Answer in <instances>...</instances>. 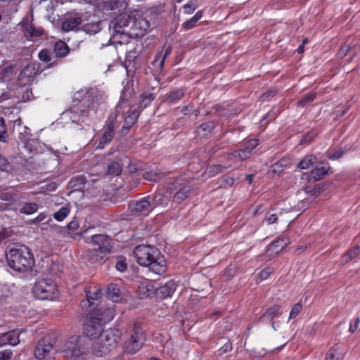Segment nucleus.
Masks as SVG:
<instances>
[{
	"label": "nucleus",
	"instance_id": "nucleus-52",
	"mask_svg": "<svg viewBox=\"0 0 360 360\" xmlns=\"http://www.w3.org/2000/svg\"><path fill=\"white\" fill-rule=\"evenodd\" d=\"M314 97H315L314 94H309L306 95L301 101H300L299 105L301 106H304L307 103L312 101L314 100Z\"/></svg>",
	"mask_w": 360,
	"mask_h": 360
},
{
	"label": "nucleus",
	"instance_id": "nucleus-13",
	"mask_svg": "<svg viewBox=\"0 0 360 360\" xmlns=\"http://www.w3.org/2000/svg\"><path fill=\"white\" fill-rule=\"evenodd\" d=\"M22 197L13 193L10 190L0 193V207L1 209H16L21 202Z\"/></svg>",
	"mask_w": 360,
	"mask_h": 360
},
{
	"label": "nucleus",
	"instance_id": "nucleus-6",
	"mask_svg": "<svg viewBox=\"0 0 360 360\" xmlns=\"http://www.w3.org/2000/svg\"><path fill=\"white\" fill-rule=\"evenodd\" d=\"M62 352L71 360H86V352L80 343V338L74 335L64 345Z\"/></svg>",
	"mask_w": 360,
	"mask_h": 360
},
{
	"label": "nucleus",
	"instance_id": "nucleus-48",
	"mask_svg": "<svg viewBox=\"0 0 360 360\" xmlns=\"http://www.w3.org/2000/svg\"><path fill=\"white\" fill-rule=\"evenodd\" d=\"M127 264L126 262V259L120 257L118 259L116 263V269L120 271L123 272L127 269Z\"/></svg>",
	"mask_w": 360,
	"mask_h": 360
},
{
	"label": "nucleus",
	"instance_id": "nucleus-4",
	"mask_svg": "<svg viewBox=\"0 0 360 360\" xmlns=\"http://www.w3.org/2000/svg\"><path fill=\"white\" fill-rule=\"evenodd\" d=\"M119 338V333L112 329L103 331L98 339L93 345V353L97 356H103L108 354L116 347Z\"/></svg>",
	"mask_w": 360,
	"mask_h": 360
},
{
	"label": "nucleus",
	"instance_id": "nucleus-28",
	"mask_svg": "<svg viewBox=\"0 0 360 360\" xmlns=\"http://www.w3.org/2000/svg\"><path fill=\"white\" fill-rule=\"evenodd\" d=\"M328 166L327 164L316 166L311 172V177L315 180L320 179L327 174Z\"/></svg>",
	"mask_w": 360,
	"mask_h": 360
},
{
	"label": "nucleus",
	"instance_id": "nucleus-23",
	"mask_svg": "<svg viewBox=\"0 0 360 360\" xmlns=\"http://www.w3.org/2000/svg\"><path fill=\"white\" fill-rule=\"evenodd\" d=\"M82 22V19L77 15L68 17L63 22L62 29L64 31L69 32L75 29Z\"/></svg>",
	"mask_w": 360,
	"mask_h": 360
},
{
	"label": "nucleus",
	"instance_id": "nucleus-57",
	"mask_svg": "<svg viewBox=\"0 0 360 360\" xmlns=\"http://www.w3.org/2000/svg\"><path fill=\"white\" fill-rule=\"evenodd\" d=\"M12 356L10 350H4L0 352V360H8Z\"/></svg>",
	"mask_w": 360,
	"mask_h": 360
},
{
	"label": "nucleus",
	"instance_id": "nucleus-5",
	"mask_svg": "<svg viewBox=\"0 0 360 360\" xmlns=\"http://www.w3.org/2000/svg\"><path fill=\"white\" fill-rule=\"evenodd\" d=\"M34 296L41 300H54L60 292L56 282L51 278L38 279L32 288Z\"/></svg>",
	"mask_w": 360,
	"mask_h": 360
},
{
	"label": "nucleus",
	"instance_id": "nucleus-34",
	"mask_svg": "<svg viewBox=\"0 0 360 360\" xmlns=\"http://www.w3.org/2000/svg\"><path fill=\"white\" fill-rule=\"evenodd\" d=\"M184 95V91L182 89L174 90L168 95L167 101L169 103H174L181 100Z\"/></svg>",
	"mask_w": 360,
	"mask_h": 360
},
{
	"label": "nucleus",
	"instance_id": "nucleus-62",
	"mask_svg": "<svg viewBox=\"0 0 360 360\" xmlns=\"http://www.w3.org/2000/svg\"><path fill=\"white\" fill-rule=\"evenodd\" d=\"M67 226L70 230H76L79 227V223L77 221H72L68 224Z\"/></svg>",
	"mask_w": 360,
	"mask_h": 360
},
{
	"label": "nucleus",
	"instance_id": "nucleus-41",
	"mask_svg": "<svg viewBox=\"0 0 360 360\" xmlns=\"http://www.w3.org/2000/svg\"><path fill=\"white\" fill-rule=\"evenodd\" d=\"M155 99V95L153 93L146 92L142 94L140 100V106L146 107L150 102Z\"/></svg>",
	"mask_w": 360,
	"mask_h": 360
},
{
	"label": "nucleus",
	"instance_id": "nucleus-37",
	"mask_svg": "<svg viewBox=\"0 0 360 360\" xmlns=\"http://www.w3.org/2000/svg\"><path fill=\"white\" fill-rule=\"evenodd\" d=\"M37 145H39V141L37 139H31L28 141L25 142L21 146L26 150V152L28 153H32L34 151H37Z\"/></svg>",
	"mask_w": 360,
	"mask_h": 360
},
{
	"label": "nucleus",
	"instance_id": "nucleus-25",
	"mask_svg": "<svg viewBox=\"0 0 360 360\" xmlns=\"http://www.w3.org/2000/svg\"><path fill=\"white\" fill-rule=\"evenodd\" d=\"M191 187L188 186L181 188L173 196V202L177 204L181 203L188 198L191 193Z\"/></svg>",
	"mask_w": 360,
	"mask_h": 360
},
{
	"label": "nucleus",
	"instance_id": "nucleus-27",
	"mask_svg": "<svg viewBox=\"0 0 360 360\" xmlns=\"http://www.w3.org/2000/svg\"><path fill=\"white\" fill-rule=\"evenodd\" d=\"M172 52V48L170 46H168L164 53V56H162L161 53H158L155 58L154 59L153 64V65L159 70H162L164 67V63L165 58L171 53Z\"/></svg>",
	"mask_w": 360,
	"mask_h": 360
},
{
	"label": "nucleus",
	"instance_id": "nucleus-9",
	"mask_svg": "<svg viewBox=\"0 0 360 360\" xmlns=\"http://www.w3.org/2000/svg\"><path fill=\"white\" fill-rule=\"evenodd\" d=\"M86 299L80 302L81 308L84 311H91L94 306L98 304L102 297L101 290L96 287H88L85 289Z\"/></svg>",
	"mask_w": 360,
	"mask_h": 360
},
{
	"label": "nucleus",
	"instance_id": "nucleus-14",
	"mask_svg": "<svg viewBox=\"0 0 360 360\" xmlns=\"http://www.w3.org/2000/svg\"><path fill=\"white\" fill-rule=\"evenodd\" d=\"M150 199L151 196L143 198L136 202H131L129 207L131 211L134 212L148 215L154 209V205H153Z\"/></svg>",
	"mask_w": 360,
	"mask_h": 360
},
{
	"label": "nucleus",
	"instance_id": "nucleus-7",
	"mask_svg": "<svg viewBox=\"0 0 360 360\" xmlns=\"http://www.w3.org/2000/svg\"><path fill=\"white\" fill-rule=\"evenodd\" d=\"M146 340V336L143 330L134 326L131 331L130 338L124 343V351L129 354L137 352L143 346Z\"/></svg>",
	"mask_w": 360,
	"mask_h": 360
},
{
	"label": "nucleus",
	"instance_id": "nucleus-30",
	"mask_svg": "<svg viewBox=\"0 0 360 360\" xmlns=\"http://www.w3.org/2000/svg\"><path fill=\"white\" fill-rule=\"evenodd\" d=\"M316 161V158L314 155H307L297 164V168L300 169H307L314 165Z\"/></svg>",
	"mask_w": 360,
	"mask_h": 360
},
{
	"label": "nucleus",
	"instance_id": "nucleus-31",
	"mask_svg": "<svg viewBox=\"0 0 360 360\" xmlns=\"http://www.w3.org/2000/svg\"><path fill=\"white\" fill-rule=\"evenodd\" d=\"M17 129L19 132L18 139H20V145L32 139L30 130L27 127L20 126Z\"/></svg>",
	"mask_w": 360,
	"mask_h": 360
},
{
	"label": "nucleus",
	"instance_id": "nucleus-55",
	"mask_svg": "<svg viewBox=\"0 0 360 360\" xmlns=\"http://www.w3.org/2000/svg\"><path fill=\"white\" fill-rule=\"evenodd\" d=\"M39 58L44 62H47L50 60V55L49 52L47 50H41L39 53Z\"/></svg>",
	"mask_w": 360,
	"mask_h": 360
},
{
	"label": "nucleus",
	"instance_id": "nucleus-58",
	"mask_svg": "<svg viewBox=\"0 0 360 360\" xmlns=\"http://www.w3.org/2000/svg\"><path fill=\"white\" fill-rule=\"evenodd\" d=\"M344 153L345 152L343 150L339 149L338 150L335 151L333 154H330L328 155V158L332 160H336V159L341 158L343 155Z\"/></svg>",
	"mask_w": 360,
	"mask_h": 360
},
{
	"label": "nucleus",
	"instance_id": "nucleus-39",
	"mask_svg": "<svg viewBox=\"0 0 360 360\" xmlns=\"http://www.w3.org/2000/svg\"><path fill=\"white\" fill-rule=\"evenodd\" d=\"M38 210V205L34 202L25 203L20 209V212L25 214H32Z\"/></svg>",
	"mask_w": 360,
	"mask_h": 360
},
{
	"label": "nucleus",
	"instance_id": "nucleus-50",
	"mask_svg": "<svg viewBox=\"0 0 360 360\" xmlns=\"http://www.w3.org/2000/svg\"><path fill=\"white\" fill-rule=\"evenodd\" d=\"M359 325H360V319L359 318H356V319H352L350 321V325H349V330L352 333H354V332L356 331V330L358 329Z\"/></svg>",
	"mask_w": 360,
	"mask_h": 360
},
{
	"label": "nucleus",
	"instance_id": "nucleus-63",
	"mask_svg": "<svg viewBox=\"0 0 360 360\" xmlns=\"http://www.w3.org/2000/svg\"><path fill=\"white\" fill-rule=\"evenodd\" d=\"M145 178L149 181H156L158 179V176L156 174H154L153 172H149L148 174H146Z\"/></svg>",
	"mask_w": 360,
	"mask_h": 360
},
{
	"label": "nucleus",
	"instance_id": "nucleus-54",
	"mask_svg": "<svg viewBox=\"0 0 360 360\" xmlns=\"http://www.w3.org/2000/svg\"><path fill=\"white\" fill-rule=\"evenodd\" d=\"M339 356L338 352L335 349H330L328 351L326 360H338Z\"/></svg>",
	"mask_w": 360,
	"mask_h": 360
},
{
	"label": "nucleus",
	"instance_id": "nucleus-53",
	"mask_svg": "<svg viewBox=\"0 0 360 360\" xmlns=\"http://www.w3.org/2000/svg\"><path fill=\"white\" fill-rule=\"evenodd\" d=\"M278 217L275 214H266L264 221H265L268 224H272L276 222Z\"/></svg>",
	"mask_w": 360,
	"mask_h": 360
},
{
	"label": "nucleus",
	"instance_id": "nucleus-21",
	"mask_svg": "<svg viewBox=\"0 0 360 360\" xmlns=\"http://www.w3.org/2000/svg\"><path fill=\"white\" fill-rule=\"evenodd\" d=\"M96 317L103 323L110 321L115 316V309L112 307H101L95 314Z\"/></svg>",
	"mask_w": 360,
	"mask_h": 360
},
{
	"label": "nucleus",
	"instance_id": "nucleus-47",
	"mask_svg": "<svg viewBox=\"0 0 360 360\" xmlns=\"http://www.w3.org/2000/svg\"><path fill=\"white\" fill-rule=\"evenodd\" d=\"M224 167L220 165H213L207 168V172L211 175H216L223 171Z\"/></svg>",
	"mask_w": 360,
	"mask_h": 360
},
{
	"label": "nucleus",
	"instance_id": "nucleus-42",
	"mask_svg": "<svg viewBox=\"0 0 360 360\" xmlns=\"http://www.w3.org/2000/svg\"><path fill=\"white\" fill-rule=\"evenodd\" d=\"M69 212L70 210L68 208L63 207L54 214V219L58 221H62L67 217Z\"/></svg>",
	"mask_w": 360,
	"mask_h": 360
},
{
	"label": "nucleus",
	"instance_id": "nucleus-24",
	"mask_svg": "<svg viewBox=\"0 0 360 360\" xmlns=\"http://www.w3.org/2000/svg\"><path fill=\"white\" fill-rule=\"evenodd\" d=\"M114 136L113 125L112 123L109 124L106 127L102 138L97 146V148L103 149L107 144H108Z\"/></svg>",
	"mask_w": 360,
	"mask_h": 360
},
{
	"label": "nucleus",
	"instance_id": "nucleus-38",
	"mask_svg": "<svg viewBox=\"0 0 360 360\" xmlns=\"http://www.w3.org/2000/svg\"><path fill=\"white\" fill-rule=\"evenodd\" d=\"M150 200L152 201L154 207L158 205L164 206L166 205L169 201L167 197H165L161 193H157L153 197H151Z\"/></svg>",
	"mask_w": 360,
	"mask_h": 360
},
{
	"label": "nucleus",
	"instance_id": "nucleus-44",
	"mask_svg": "<svg viewBox=\"0 0 360 360\" xmlns=\"http://www.w3.org/2000/svg\"><path fill=\"white\" fill-rule=\"evenodd\" d=\"M122 168L118 162H113L108 168V173L110 175L117 176L121 172Z\"/></svg>",
	"mask_w": 360,
	"mask_h": 360
},
{
	"label": "nucleus",
	"instance_id": "nucleus-40",
	"mask_svg": "<svg viewBox=\"0 0 360 360\" xmlns=\"http://www.w3.org/2000/svg\"><path fill=\"white\" fill-rule=\"evenodd\" d=\"M281 306L274 305L267 309L266 313L264 314L265 318L272 320L274 317L281 315Z\"/></svg>",
	"mask_w": 360,
	"mask_h": 360
},
{
	"label": "nucleus",
	"instance_id": "nucleus-10",
	"mask_svg": "<svg viewBox=\"0 0 360 360\" xmlns=\"http://www.w3.org/2000/svg\"><path fill=\"white\" fill-rule=\"evenodd\" d=\"M257 139H250L244 143V146L243 148L230 153L229 155V159L234 162L245 160L252 155L253 150L257 146Z\"/></svg>",
	"mask_w": 360,
	"mask_h": 360
},
{
	"label": "nucleus",
	"instance_id": "nucleus-59",
	"mask_svg": "<svg viewBox=\"0 0 360 360\" xmlns=\"http://www.w3.org/2000/svg\"><path fill=\"white\" fill-rule=\"evenodd\" d=\"M232 348L231 343L229 342H227L224 344V345L219 349L220 354H223L224 352H226L228 351H230Z\"/></svg>",
	"mask_w": 360,
	"mask_h": 360
},
{
	"label": "nucleus",
	"instance_id": "nucleus-20",
	"mask_svg": "<svg viewBox=\"0 0 360 360\" xmlns=\"http://www.w3.org/2000/svg\"><path fill=\"white\" fill-rule=\"evenodd\" d=\"M176 288V284L173 280L168 281L164 285L156 286V296L165 298L172 295Z\"/></svg>",
	"mask_w": 360,
	"mask_h": 360
},
{
	"label": "nucleus",
	"instance_id": "nucleus-45",
	"mask_svg": "<svg viewBox=\"0 0 360 360\" xmlns=\"http://www.w3.org/2000/svg\"><path fill=\"white\" fill-rule=\"evenodd\" d=\"M7 139V129L3 118L0 117V141L5 142Z\"/></svg>",
	"mask_w": 360,
	"mask_h": 360
},
{
	"label": "nucleus",
	"instance_id": "nucleus-18",
	"mask_svg": "<svg viewBox=\"0 0 360 360\" xmlns=\"http://www.w3.org/2000/svg\"><path fill=\"white\" fill-rule=\"evenodd\" d=\"M290 243V240L285 237H281L278 240H275L273 243H271L266 252L269 256H274L279 252H281L283 249L287 247Z\"/></svg>",
	"mask_w": 360,
	"mask_h": 360
},
{
	"label": "nucleus",
	"instance_id": "nucleus-3",
	"mask_svg": "<svg viewBox=\"0 0 360 360\" xmlns=\"http://www.w3.org/2000/svg\"><path fill=\"white\" fill-rule=\"evenodd\" d=\"M87 102L89 100L85 98L78 105L71 107L63 113V119L70 120L72 124H79L86 122L89 124V120L96 115L99 104L97 101H92L91 104L86 105Z\"/></svg>",
	"mask_w": 360,
	"mask_h": 360
},
{
	"label": "nucleus",
	"instance_id": "nucleus-33",
	"mask_svg": "<svg viewBox=\"0 0 360 360\" xmlns=\"http://www.w3.org/2000/svg\"><path fill=\"white\" fill-rule=\"evenodd\" d=\"M139 115V112L137 110H134L129 115L124 118V127L130 128L136 121Z\"/></svg>",
	"mask_w": 360,
	"mask_h": 360
},
{
	"label": "nucleus",
	"instance_id": "nucleus-15",
	"mask_svg": "<svg viewBox=\"0 0 360 360\" xmlns=\"http://www.w3.org/2000/svg\"><path fill=\"white\" fill-rule=\"evenodd\" d=\"M91 242L95 246V250L101 253L109 252L112 248L111 239L106 235H94L92 236Z\"/></svg>",
	"mask_w": 360,
	"mask_h": 360
},
{
	"label": "nucleus",
	"instance_id": "nucleus-49",
	"mask_svg": "<svg viewBox=\"0 0 360 360\" xmlns=\"http://www.w3.org/2000/svg\"><path fill=\"white\" fill-rule=\"evenodd\" d=\"M86 32L90 34H96L101 30L99 23L87 25L85 28Z\"/></svg>",
	"mask_w": 360,
	"mask_h": 360
},
{
	"label": "nucleus",
	"instance_id": "nucleus-16",
	"mask_svg": "<svg viewBox=\"0 0 360 360\" xmlns=\"http://www.w3.org/2000/svg\"><path fill=\"white\" fill-rule=\"evenodd\" d=\"M150 27L149 22L144 18L131 20V25L129 27V34L136 37H142Z\"/></svg>",
	"mask_w": 360,
	"mask_h": 360
},
{
	"label": "nucleus",
	"instance_id": "nucleus-19",
	"mask_svg": "<svg viewBox=\"0 0 360 360\" xmlns=\"http://www.w3.org/2000/svg\"><path fill=\"white\" fill-rule=\"evenodd\" d=\"M19 342V333L17 330H11L0 335V347L7 345L15 346Z\"/></svg>",
	"mask_w": 360,
	"mask_h": 360
},
{
	"label": "nucleus",
	"instance_id": "nucleus-1",
	"mask_svg": "<svg viewBox=\"0 0 360 360\" xmlns=\"http://www.w3.org/2000/svg\"><path fill=\"white\" fill-rule=\"evenodd\" d=\"M134 254L140 265L148 267L157 274H161L165 271L166 260L157 248L141 245L135 248Z\"/></svg>",
	"mask_w": 360,
	"mask_h": 360
},
{
	"label": "nucleus",
	"instance_id": "nucleus-2",
	"mask_svg": "<svg viewBox=\"0 0 360 360\" xmlns=\"http://www.w3.org/2000/svg\"><path fill=\"white\" fill-rule=\"evenodd\" d=\"M6 260L9 267L20 273H27L34 266V257L30 250L23 245L11 248L6 252Z\"/></svg>",
	"mask_w": 360,
	"mask_h": 360
},
{
	"label": "nucleus",
	"instance_id": "nucleus-35",
	"mask_svg": "<svg viewBox=\"0 0 360 360\" xmlns=\"http://www.w3.org/2000/svg\"><path fill=\"white\" fill-rule=\"evenodd\" d=\"M202 18V12L198 11L190 20L184 22L182 24V27L186 30H188L193 28L195 23Z\"/></svg>",
	"mask_w": 360,
	"mask_h": 360
},
{
	"label": "nucleus",
	"instance_id": "nucleus-8",
	"mask_svg": "<svg viewBox=\"0 0 360 360\" xmlns=\"http://www.w3.org/2000/svg\"><path fill=\"white\" fill-rule=\"evenodd\" d=\"M131 25V18L125 13H122L117 15L109 25L110 30H112L115 37L116 34H129V27Z\"/></svg>",
	"mask_w": 360,
	"mask_h": 360
},
{
	"label": "nucleus",
	"instance_id": "nucleus-46",
	"mask_svg": "<svg viewBox=\"0 0 360 360\" xmlns=\"http://www.w3.org/2000/svg\"><path fill=\"white\" fill-rule=\"evenodd\" d=\"M302 308L301 303L298 302L293 305L289 314V319H293L300 314Z\"/></svg>",
	"mask_w": 360,
	"mask_h": 360
},
{
	"label": "nucleus",
	"instance_id": "nucleus-43",
	"mask_svg": "<svg viewBox=\"0 0 360 360\" xmlns=\"http://www.w3.org/2000/svg\"><path fill=\"white\" fill-rule=\"evenodd\" d=\"M279 113V109L277 107L273 108L271 110H269L264 117V118L261 120L260 124L261 126H266L267 124V122H266V120L267 118L269 119H274V117Z\"/></svg>",
	"mask_w": 360,
	"mask_h": 360
},
{
	"label": "nucleus",
	"instance_id": "nucleus-36",
	"mask_svg": "<svg viewBox=\"0 0 360 360\" xmlns=\"http://www.w3.org/2000/svg\"><path fill=\"white\" fill-rule=\"evenodd\" d=\"M23 31L26 36L30 37H39L42 34V29L35 28L29 24L25 25Z\"/></svg>",
	"mask_w": 360,
	"mask_h": 360
},
{
	"label": "nucleus",
	"instance_id": "nucleus-26",
	"mask_svg": "<svg viewBox=\"0 0 360 360\" xmlns=\"http://www.w3.org/2000/svg\"><path fill=\"white\" fill-rule=\"evenodd\" d=\"M120 288L118 285L111 283L108 288V297L113 302H117L120 300Z\"/></svg>",
	"mask_w": 360,
	"mask_h": 360
},
{
	"label": "nucleus",
	"instance_id": "nucleus-61",
	"mask_svg": "<svg viewBox=\"0 0 360 360\" xmlns=\"http://www.w3.org/2000/svg\"><path fill=\"white\" fill-rule=\"evenodd\" d=\"M193 105H188L181 109V112L184 115H188L193 110Z\"/></svg>",
	"mask_w": 360,
	"mask_h": 360
},
{
	"label": "nucleus",
	"instance_id": "nucleus-12",
	"mask_svg": "<svg viewBox=\"0 0 360 360\" xmlns=\"http://www.w3.org/2000/svg\"><path fill=\"white\" fill-rule=\"evenodd\" d=\"M103 324L98 318L91 314L84 324V333L91 339H98L103 331Z\"/></svg>",
	"mask_w": 360,
	"mask_h": 360
},
{
	"label": "nucleus",
	"instance_id": "nucleus-32",
	"mask_svg": "<svg viewBox=\"0 0 360 360\" xmlns=\"http://www.w3.org/2000/svg\"><path fill=\"white\" fill-rule=\"evenodd\" d=\"M359 247H355L354 248L350 250L347 253H345L341 259V264H345L355 258L359 253Z\"/></svg>",
	"mask_w": 360,
	"mask_h": 360
},
{
	"label": "nucleus",
	"instance_id": "nucleus-56",
	"mask_svg": "<svg viewBox=\"0 0 360 360\" xmlns=\"http://www.w3.org/2000/svg\"><path fill=\"white\" fill-rule=\"evenodd\" d=\"M214 127V124L212 122H207V123H204V124H202L198 130H199V132L200 131H211L212 129H213Z\"/></svg>",
	"mask_w": 360,
	"mask_h": 360
},
{
	"label": "nucleus",
	"instance_id": "nucleus-22",
	"mask_svg": "<svg viewBox=\"0 0 360 360\" xmlns=\"http://www.w3.org/2000/svg\"><path fill=\"white\" fill-rule=\"evenodd\" d=\"M127 7V4L125 1L117 0L115 1L105 2L103 9L108 11H112L114 13L124 11Z\"/></svg>",
	"mask_w": 360,
	"mask_h": 360
},
{
	"label": "nucleus",
	"instance_id": "nucleus-11",
	"mask_svg": "<svg viewBox=\"0 0 360 360\" xmlns=\"http://www.w3.org/2000/svg\"><path fill=\"white\" fill-rule=\"evenodd\" d=\"M53 353V342L50 337L45 336L41 338L34 349L35 357L40 360L51 358Z\"/></svg>",
	"mask_w": 360,
	"mask_h": 360
},
{
	"label": "nucleus",
	"instance_id": "nucleus-51",
	"mask_svg": "<svg viewBox=\"0 0 360 360\" xmlns=\"http://www.w3.org/2000/svg\"><path fill=\"white\" fill-rule=\"evenodd\" d=\"M271 273L272 270L270 268H265L259 274L258 278L260 281L266 280Z\"/></svg>",
	"mask_w": 360,
	"mask_h": 360
},
{
	"label": "nucleus",
	"instance_id": "nucleus-29",
	"mask_svg": "<svg viewBox=\"0 0 360 360\" xmlns=\"http://www.w3.org/2000/svg\"><path fill=\"white\" fill-rule=\"evenodd\" d=\"M54 53L57 57H65L68 53V47L65 42L59 41L55 44Z\"/></svg>",
	"mask_w": 360,
	"mask_h": 360
},
{
	"label": "nucleus",
	"instance_id": "nucleus-17",
	"mask_svg": "<svg viewBox=\"0 0 360 360\" xmlns=\"http://www.w3.org/2000/svg\"><path fill=\"white\" fill-rule=\"evenodd\" d=\"M138 294L143 299L156 295V285L155 283L145 281L139 286Z\"/></svg>",
	"mask_w": 360,
	"mask_h": 360
},
{
	"label": "nucleus",
	"instance_id": "nucleus-60",
	"mask_svg": "<svg viewBox=\"0 0 360 360\" xmlns=\"http://www.w3.org/2000/svg\"><path fill=\"white\" fill-rule=\"evenodd\" d=\"M184 9L186 13L191 14L195 11V8L191 4H187L184 5Z\"/></svg>",
	"mask_w": 360,
	"mask_h": 360
},
{
	"label": "nucleus",
	"instance_id": "nucleus-64",
	"mask_svg": "<svg viewBox=\"0 0 360 360\" xmlns=\"http://www.w3.org/2000/svg\"><path fill=\"white\" fill-rule=\"evenodd\" d=\"M46 218V214L44 213L39 214L34 219V221L36 222L41 221Z\"/></svg>",
	"mask_w": 360,
	"mask_h": 360
}]
</instances>
